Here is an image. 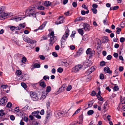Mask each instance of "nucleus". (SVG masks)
<instances>
[{"label":"nucleus","mask_w":125,"mask_h":125,"mask_svg":"<svg viewBox=\"0 0 125 125\" xmlns=\"http://www.w3.org/2000/svg\"><path fill=\"white\" fill-rule=\"evenodd\" d=\"M39 3L37 4H35L31 8L27 9L25 12V15L26 16H32L33 17H35L37 19V16L38 17V12L35 13V9H39Z\"/></svg>","instance_id":"nucleus-1"},{"label":"nucleus","mask_w":125,"mask_h":125,"mask_svg":"<svg viewBox=\"0 0 125 125\" xmlns=\"http://www.w3.org/2000/svg\"><path fill=\"white\" fill-rule=\"evenodd\" d=\"M54 32L52 31L50 33L48 34V36L50 38L49 39L50 43L49 45L51 46L57 40V37L54 36Z\"/></svg>","instance_id":"nucleus-2"},{"label":"nucleus","mask_w":125,"mask_h":125,"mask_svg":"<svg viewBox=\"0 0 125 125\" xmlns=\"http://www.w3.org/2000/svg\"><path fill=\"white\" fill-rule=\"evenodd\" d=\"M82 67L83 66L81 64L77 65L73 68L72 71L73 72L77 73L82 69Z\"/></svg>","instance_id":"nucleus-3"},{"label":"nucleus","mask_w":125,"mask_h":125,"mask_svg":"<svg viewBox=\"0 0 125 125\" xmlns=\"http://www.w3.org/2000/svg\"><path fill=\"white\" fill-rule=\"evenodd\" d=\"M23 40L25 42L31 44H34L36 43V41H35L32 40L30 39L28 37L26 36H24L23 38Z\"/></svg>","instance_id":"nucleus-4"},{"label":"nucleus","mask_w":125,"mask_h":125,"mask_svg":"<svg viewBox=\"0 0 125 125\" xmlns=\"http://www.w3.org/2000/svg\"><path fill=\"white\" fill-rule=\"evenodd\" d=\"M69 34V30L67 29L66 30L65 34L63 35L61 40V42H64L66 40Z\"/></svg>","instance_id":"nucleus-5"},{"label":"nucleus","mask_w":125,"mask_h":125,"mask_svg":"<svg viewBox=\"0 0 125 125\" xmlns=\"http://www.w3.org/2000/svg\"><path fill=\"white\" fill-rule=\"evenodd\" d=\"M118 107L121 108L124 111H125V98H124L120 103Z\"/></svg>","instance_id":"nucleus-6"},{"label":"nucleus","mask_w":125,"mask_h":125,"mask_svg":"<svg viewBox=\"0 0 125 125\" xmlns=\"http://www.w3.org/2000/svg\"><path fill=\"white\" fill-rule=\"evenodd\" d=\"M7 99L6 97H4L0 99V104L2 105H5L7 102Z\"/></svg>","instance_id":"nucleus-7"},{"label":"nucleus","mask_w":125,"mask_h":125,"mask_svg":"<svg viewBox=\"0 0 125 125\" xmlns=\"http://www.w3.org/2000/svg\"><path fill=\"white\" fill-rule=\"evenodd\" d=\"M66 113L63 112L55 113V115L57 118L65 116L66 115Z\"/></svg>","instance_id":"nucleus-8"},{"label":"nucleus","mask_w":125,"mask_h":125,"mask_svg":"<svg viewBox=\"0 0 125 125\" xmlns=\"http://www.w3.org/2000/svg\"><path fill=\"white\" fill-rule=\"evenodd\" d=\"M30 96L33 101H37L38 99L36 93L35 92L32 93L31 94Z\"/></svg>","instance_id":"nucleus-9"},{"label":"nucleus","mask_w":125,"mask_h":125,"mask_svg":"<svg viewBox=\"0 0 125 125\" xmlns=\"http://www.w3.org/2000/svg\"><path fill=\"white\" fill-rule=\"evenodd\" d=\"M25 17V15H22L21 16H16L15 17L13 18V19H12L13 20L16 21H18L23 19Z\"/></svg>","instance_id":"nucleus-10"},{"label":"nucleus","mask_w":125,"mask_h":125,"mask_svg":"<svg viewBox=\"0 0 125 125\" xmlns=\"http://www.w3.org/2000/svg\"><path fill=\"white\" fill-rule=\"evenodd\" d=\"M83 29L86 31H88L90 30V27L89 24H84L83 25Z\"/></svg>","instance_id":"nucleus-11"},{"label":"nucleus","mask_w":125,"mask_h":125,"mask_svg":"<svg viewBox=\"0 0 125 125\" xmlns=\"http://www.w3.org/2000/svg\"><path fill=\"white\" fill-rule=\"evenodd\" d=\"M83 49L82 48H81L78 50L76 54L74 56L75 57L78 56L82 54L83 53Z\"/></svg>","instance_id":"nucleus-12"},{"label":"nucleus","mask_w":125,"mask_h":125,"mask_svg":"<svg viewBox=\"0 0 125 125\" xmlns=\"http://www.w3.org/2000/svg\"><path fill=\"white\" fill-rule=\"evenodd\" d=\"M63 16H60L58 19V21L56 22V24H58L62 23L64 21V19L63 18Z\"/></svg>","instance_id":"nucleus-13"},{"label":"nucleus","mask_w":125,"mask_h":125,"mask_svg":"<svg viewBox=\"0 0 125 125\" xmlns=\"http://www.w3.org/2000/svg\"><path fill=\"white\" fill-rule=\"evenodd\" d=\"M40 85L43 88H45L46 86V83L42 81V80H41L40 82Z\"/></svg>","instance_id":"nucleus-14"},{"label":"nucleus","mask_w":125,"mask_h":125,"mask_svg":"<svg viewBox=\"0 0 125 125\" xmlns=\"http://www.w3.org/2000/svg\"><path fill=\"white\" fill-rule=\"evenodd\" d=\"M39 111H37L34 112L32 113V115L33 116H35V117L37 118H39Z\"/></svg>","instance_id":"nucleus-15"},{"label":"nucleus","mask_w":125,"mask_h":125,"mask_svg":"<svg viewBox=\"0 0 125 125\" xmlns=\"http://www.w3.org/2000/svg\"><path fill=\"white\" fill-rule=\"evenodd\" d=\"M47 116H46V118L47 120L50 119L51 116L52 115V113L51 112L47 111L46 113Z\"/></svg>","instance_id":"nucleus-16"},{"label":"nucleus","mask_w":125,"mask_h":125,"mask_svg":"<svg viewBox=\"0 0 125 125\" xmlns=\"http://www.w3.org/2000/svg\"><path fill=\"white\" fill-rule=\"evenodd\" d=\"M104 71L106 72L109 73H112V71L110 70V68L108 67H106L104 68Z\"/></svg>","instance_id":"nucleus-17"},{"label":"nucleus","mask_w":125,"mask_h":125,"mask_svg":"<svg viewBox=\"0 0 125 125\" xmlns=\"http://www.w3.org/2000/svg\"><path fill=\"white\" fill-rule=\"evenodd\" d=\"M51 4V2L49 1H45L44 2V4L45 6L48 7L50 6Z\"/></svg>","instance_id":"nucleus-18"},{"label":"nucleus","mask_w":125,"mask_h":125,"mask_svg":"<svg viewBox=\"0 0 125 125\" xmlns=\"http://www.w3.org/2000/svg\"><path fill=\"white\" fill-rule=\"evenodd\" d=\"M85 18L80 17L76 18L74 21L75 22L78 21H81L84 20L85 19Z\"/></svg>","instance_id":"nucleus-19"},{"label":"nucleus","mask_w":125,"mask_h":125,"mask_svg":"<svg viewBox=\"0 0 125 125\" xmlns=\"http://www.w3.org/2000/svg\"><path fill=\"white\" fill-rule=\"evenodd\" d=\"M108 41V38L107 37H104L103 38L102 42L105 43L107 42Z\"/></svg>","instance_id":"nucleus-20"},{"label":"nucleus","mask_w":125,"mask_h":125,"mask_svg":"<svg viewBox=\"0 0 125 125\" xmlns=\"http://www.w3.org/2000/svg\"><path fill=\"white\" fill-rule=\"evenodd\" d=\"M108 107L109 105L108 103L107 102H106L104 104L103 109L104 110H107L108 109Z\"/></svg>","instance_id":"nucleus-21"},{"label":"nucleus","mask_w":125,"mask_h":125,"mask_svg":"<svg viewBox=\"0 0 125 125\" xmlns=\"http://www.w3.org/2000/svg\"><path fill=\"white\" fill-rule=\"evenodd\" d=\"M64 87H62L60 88L58 91L56 92V94H58L59 93H61L63 91H64Z\"/></svg>","instance_id":"nucleus-22"},{"label":"nucleus","mask_w":125,"mask_h":125,"mask_svg":"<svg viewBox=\"0 0 125 125\" xmlns=\"http://www.w3.org/2000/svg\"><path fill=\"white\" fill-rule=\"evenodd\" d=\"M78 33L82 35L83 34V31L82 29H77Z\"/></svg>","instance_id":"nucleus-23"},{"label":"nucleus","mask_w":125,"mask_h":125,"mask_svg":"<svg viewBox=\"0 0 125 125\" xmlns=\"http://www.w3.org/2000/svg\"><path fill=\"white\" fill-rule=\"evenodd\" d=\"M21 55H22V60H21V62H22L23 63H25V62H26L27 60V59L23 55L21 54Z\"/></svg>","instance_id":"nucleus-24"},{"label":"nucleus","mask_w":125,"mask_h":125,"mask_svg":"<svg viewBox=\"0 0 125 125\" xmlns=\"http://www.w3.org/2000/svg\"><path fill=\"white\" fill-rule=\"evenodd\" d=\"M22 73V72L21 70H17L16 73V74L17 75L19 76L21 75Z\"/></svg>","instance_id":"nucleus-25"},{"label":"nucleus","mask_w":125,"mask_h":125,"mask_svg":"<svg viewBox=\"0 0 125 125\" xmlns=\"http://www.w3.org/2000/svg\"><path fill=\"white\" fill-rule=\"evenodd\" d=\"M46 23L45 22H44L42 25L40 27V30H42L45 26Z\"/></svg>","instance_id":"nucleus-26"},{"label":"nucleus","mask_w":125,"mask_h":125,"mask_svg":"<svg viewBox=\"0 0 125 125\" xmlns=\"http://www.w3.org/2000/svg\"><path fill=\"white\" fill-rule=\"evenodd\" d=\"M47 94H42L41 97L40 99L43 100L44 99L46 96Z\"/></svg>","instance_id":"nucleus-27"},{"label":"nucleus","mask_w":125,"mask_h":125,"mask_svg":"<svg viewBox=\"0 0 125 125\" xmlns=\"http://www.w3.org/2000/svg\"><path fill=\"white\" fill-rule=\"evenodd\" d=\"M94 113V111L93 110H90L88 111L87 114L88 115H91Z\"/></svg>","instance_id":"nucleus-28"},{"label":"nucleus","mask_w":125,"mask_h":125,"mask_svg":"<svg viewBox=\"0 0 125 125\" xmlns=\"http://www.w3.org/2000/svg\"><path fill=\"white\" fill-rule=\"evenodd\" d=\"M81 109V107H80L78 109L76 110L75 113L73 114V116L75 114H77L80 112V110Z\"/></svg>","instance_id":"nucleus-29"},{"label":"nucleus","mask_w":125,"mask_h":125,"mask_svg":"<svg viewBox=\"0 0 125 125\" xmlns=\"http://www.w3.org/2000/svg\"><path fill=\"white\" fill-rule=\"evenodd\" d=\"M51 90V87L50 86H47L46 88V92L48 93L50 92Z\"/></svg>","instance_id":"nucleus-30"},{"label":"nucleus","mask_w":125,"mask_h":125,"mask_svg":"<svg viewBox=\"0 0 125 125\" xmlns=\"http://www.w3.org/2000/svg\"><path fill=\"white\" fill-rule=\"evenodd\" d=\"M13 40L17 45H20L19 41L18 39H13Z\"/></svg>","instance_id":"nucleus-31"},{"label":"nucleus","mask_w":125,"mask_h":125,"mask_svg":"<svg viewBox=\"0 0 125 125\" xmlns=\"http://www.w3.org/2000/svg\"><path fill=\"white\" fill-rule=\"evenodd\" d=\"M103 22L104 24H106L108 22L107 17H106L105 19L103 21Z\"/></svg>","instance_id":"nucleus-32"},{"label":"nucleus","mask_w":125,"mask_h":125,"mask_svg":"<svg viewBox=\"0 0 125 125\" xmlns=\"http://www.w3.org/2000/svg\"><path fill=\"white\" fill-rule=\"evenodd\" d=\"M21 86L25 89L27 87V86L26 84L24 83H21Z\"/></svg>","instance_id":"nucleus-33"},{"label":"nucleus","mask_w":125,"mask_h":125,"mask_svg":"<svg viewBox=\"0 0 125 125\" xmlns=\"http://www.w3.org/2000/svg\"><path fill=\"white\" fill-rule=\"evenodd\" d=\"M96 96L99 100L100 101H102L103 100V98L100 95H96Z\"/></svg>","instance_id":"nucleus-34"},{"label":"nucleus","mask_w":125,"mask_h":125,"mask_svg":"<svg viewBox=\"0 0 125 125\" xmlns=\"http://www.w3.org/2000/svg\"><path fill=\"white\" fill-rule=\"evenodd\" d=\"M72 88V86L71 85H69L66 88V90L67 91H70Z\"/></svg>","instance_id":"nucleus-35"},{"label":"nucleus","mask_w":125,"mask_h":125,"mask_svg":"<svg viewBox=\"0 0 125 125\" xmlns=\"http://www.w3.org/2000/svg\"><path fill=\"white\" fill-rule=\"evenodd\" d=\"M29 107L27 106H26L25 107L23 108L22 109V111H26V110H27L28 108Z\"/></svg>","instance_id":"nucleus-36"},{"label":"nucleus","mask_w":125,"mask_h":125,"mask_svg":"<svg viewBox=\"0 0 125 125\" xmlns=\"http://www.w3.org/2000/svg\"><path fill=\"white\" fill-rule=\"evenodd\" d=\"M43 79L47 81V80H49V77L47 75L44 76L43 77Z\"/></svg>","instance_id":"nucleus-37"},{"label":"nucleus","mask_w":125,"mask_h":125,"mask_svg":"<svg viewBox=\"0 0 125 125\" xmlns=\"http://www.w3.org/2000/svg\"><path fill=\"white\" fill-rule=\"evenodd\" d=\"M76 32L75 31H73L72 32V34L71 35V37H73L74 38V35L76 34Z\"/></svg>","instance_id":"nucleus-38"},{"label":"nucleus","mask_w":125,"mask_h":125,"mask_svg":"<svg viewBox=\"0 0 125 125\" xmlns=\"http://www.w3.org/2000/svg\"><path fill=\"white\" fill-rule=\"evenodd\" d=\"M117 31L116 32L118 34H119L120 32L121 31V29L118 27L116 28Z\"/></svg>","instance_id":"nucleus-39"},{"label":"nucleus","mask_w":125,"mask_h":125,"mask_svg":"<svg viewBox=\"0 0 125 125\" xmlns=\"http://www.w3.org/2000/svg\"><path fill=\"white\" fill-rule=\"evenodd\" d=\"M93 103L92 101H90L88 103V107H91L93 104Z\"/></svg>","instance_id":"nucleus-40"},{"label":"nucleus","mask_w":125,"mask_h":125,"mask_svg":"<svg viewBox=\"0 0 125 125\" xmlns=\"http://www.w3.org/2000/svg\"><path fill=\"white\" fill-rule=\"evenodd\" d=\"M79 121L83 122V116L82 115H81L79 117Z\"/></svg>","instance_id":"nucleus-41"},{"label":"nucleus","mask_w":125,"mask_h":125,"mask_svg":"<svg viewBox=\"0 0 125 125\" xmlns=\"http://www.w3.org/2000/svg\"><path fill=\"white\" fill-rule=\"evenodd\" d=\"M63 69L62 68L59 67L57 69V71L60 73H61L63 71Z\"/></svg>","instance_id":"nucleus-42"},{"label":"nucleus","mask_w":125,"mask_h":125,"mask_svg":"<svg viewBox=\"0 0 125 125\" xmlns=\"http://www.w3.org/2000/svg\"><path fill=\"white\" fill-rule=\"evenodd\" d=\"M5 115V113L3 112V110H1L0 111V116H3Z\"/></svg>","instance_id":"nucleus-43"},{"label":"nucleus","mask_w":125,"mask_h":125,"mask_svg":"<svg viewBox=\"0 0 125 125\" xmlns=\"http://www.w3.org/2000/svg\"><path fill=\"white\" fill-rule=\"evenodd\" d=\"M12 105V104L10 102H9L6 105L7 107L10 108Z\"/></svg>","instance_id":"nucleus-44"},{"label":"nucleus","mask_w":125,"mask_h":125,"mask_svg":"<svg viewBox=\"0 0 125 125\" xmlns=\"http://www.w3.org/2000/svg\"><path fill=\"white\" fill-rule=\"evenodd\" d=\"M124 41H125V38L121 37L120 39V41L121 42H123Z\"/></svg>","instance_id":"nucleus-45"},{"label":"nucleus","mask_w":125,"mask_h":125,"mask_svg":"<svg viewBox=\"0 0 125 125\" xmlns=\"http://www.w3.org/2000/svg\"><path fill=\"white\" fill-rule=\"evenodd\" d=\"M91 10L93 11L94 13L96 14L97 12V10L95 9H92Z\"/></svg>","instance_id":"nucleus-46"},{"label":"nucleus","mask_w":125,"mask_h":125,"mask_svg":"<svg viewBox=\"0 0 125 125\" xmlns=\"http://www.w3.org/2000/svg\"><path fill=\"white\" fill-rule=\"evenodd\" d=\"M113 89L114 91H116L117 90H118L119 89V88L118 86H115L114 87Z\"/></svg>","instance_id":"nucleus-47"},{"label":"nucleus","mask_w":125,"mask_h":125,"mask_svg":"<svg viewBox=\"0 0 125 125\" xmlns=\"http://www.w3.org/2000/svg\"><path fill=\"white\" fill-rule=\"evenodd\" d=\"M105 64V62L104 61H102L100 62V65L101 66H104Z\"/></svg>","instance_id":"nucleus-48"},{"label":"nucleus","mask_w":125,"mask_h":125,"mask_svg":"<svg viewBox=\"0 0 125 125\" xmlns=\"http://www.w3.org/2000/svg\"><path fill=\"white\" fill-rule=\"evenodd\" d=\"M40 58L42 60H44L45 59V58L44 56L42 55H40Z\"/></svg>","instance_id":"nucleus-49"},{"label":"nucleus","mask_w":125,"mask_h":125,"mask_svg":"<svg viewBox=\"0 0 125 125\" xmlns=\"http://www.w3.org/2000/svg\"><path fill=\"white\" fill-rule=\"evenodd\" d=\"M104 75L102 73H101L100 75V79H104Z\"/></svg>","instance_id":"nucleus-50"},{"label":"nucleus","mask_w":125,"mask_h":125,"mask_svg":"<svg viewBox=\"0 0 125 125\" xmlns=\"http://www.w3.org/2000/svg\"><path fill=\"white\" fill-rule=\"evenodd\" d=\"M119 8V7L118 6H116L112 7V9L114 10H117Z\"/></svg>","instance_id":"nucleus-51"},{"label":"nucleus","mask_w":125,"mask_h":125,"mask_svg":"<svg viewBox=\"0 0 125 125\" xmlns=\"http://www.w3.org/2000/svg\"><path fill=\"white\" fill-rule=\"evenodd\" d=\"M32 85L34 87H36L37 88H38L39 85L38 84V83L33 84Z\"/></svg>","instance_id":"nucleus-52"},{"label":"nucleus","mask_w":125,"mask_h":125,"mask_svg":"<svg viewBox=\"0 0 125 125\" xmlns=\"http://www.w3.org/2000/svg\"><path fill=\"white\" fill-rule=\"evenodd\" d=\"M70 48L71 50H74L75 49V47L74 46L72 45L70 46Z\"/></svg>","instance_id":"nucleus-53"},{"label":"nucleus","mask_w":125,"mask_h":125,"mask_svg":"<svg viewBox=\"0 0 125 125\" xmlns=\"http://www.w3.org/2000/svg\"><path fill=\"white\" fill-rule=\"evenodd\" d=\"M93 71H92V70L90 69L88 70L86 72V73H88L89 74H91V73Z\"/></svg>","instance_id":"nucleus-54"},{"label":"nucleus","mask_w":125,"mask_h":125,"mask_svg":"<svg viewBox=\"0 0 125 125\" xmlns=\"http://www.w3.org/2000/svg\"><path fill=\"white\" fill-rule=\"evenodd\" d=\"M91 50L90 48H88L86 51V53L87 54H89L91 51Z\"/></svg>","instance_id":"nucleus-55"},{"label":"nucleus","mask_w":125,"mask_h":125,"mask_svg":"<svg viewBox=\"0 0 125 125\" xmlns=\"http://www.w3.org/2000/svg\"><path fill=\"white\" fill-rule=\"evenodd\" d=\"M35 68H38L39 67V64L35 63L33 65Z\"/></svg>","instance_id":"nucleus-56"},{"label":"nucleus","mask_w":125,"mask_h":125,"mask_svg":"<svg viewBox=\"0 0 125 125\" xmlns=\"http://www.w3.org/2000/svg\"><path fill=\"white\" fill-rule=\"evenodd\" d=\"M40 114L41 115H43L44 114V111L43 109L40 112Z\"/></svg>","instance_id":"nucleus-57"},{"label":"nucleus","mask_w":125,"mask_h":125,"mask_svg":"<svg viewBox=\"0 0 125 125\" xmlns=\"http://www.w3.org/2000/svg\"><path fill=\"white\" fill-rule=\"evenodd\" d=\"M23 119L24 120L25 122H27L28 121V118L27 117L24 116V118H23Z\"/></svg>","instance_id":"nucleus-58"},{"label":"nucleus","mask_w":125,"mask_h":125,"mask_svg":"<svg viewBox=\"0 0 125 125\" xmlns=\"http://www.w3.org/2000/svg\"><path fill=\"white\" fill-rule=\"evenodd\" d=\"M19 26L21 29L22 28H24L25 27V25L24 24H20L19 25Z\"/></svg>","instance_id":"nucleus-59"},{"label":"nucleus","mask_w":125,"mask_h":125,"mask_svg":"<svg viewBox=\"0 0 125 125\" xmlns=\"http://www.w3.org/2000/svg\"><path fill=\"white\" fill-rule=\"evenodd\" d=\"M4 10V8L3 7H0V13H2Z\"/></svg>","instance_id":"nucleus-60"},{"label":"nucleus","mask_w":125,"mask_h":125,"mask_svg":"<svg viewBox=\"0 0 125 125\" xmlns=\"http://www.w3.org/2000/svg\"><path fill=\"white\" fill-rule=\"evenodd\" d=\"M77 5V3L75 2H73L72 4L74 8H75L76 7Z\"/></svg>","instance_id":"nucleus-61"},{"label":"nucleus","mask_w":125,"mask_h":125,"mask_svg":"<svg viewBox=\"0 0 125 125\" xmlns=\"http://www.w3.org/2000/svg\"><path fill=\"white\" fill-rule=\"evenodd\" d=\"M5 19V17L1 15H0V19L1 20H3Z\"/></svg>","instance_id":"nucleus-62"},{"label":"nucleus","mask_w":125,"mask_h":125,"mask_svg":"<svg viewBox=\"0 0 125 125\" xmlns=\"http://www.w3.org/2000/svg\"><path fill=\"white\" fill-rule=\"evenodd\" d=\"M112 56L110 55H108L107 57V59L108 60H111L112 58Z\"/></svg>","instance_id":"nucleus-63"},{"label":"nucleus","mask_w":125,"mask_h":125,"mask_svg":"<svg viewBox=\"0 0 125 125\" xmlns=\"http://www.w3.org/2000/svg\"><path fill=\"white\" fill-rule=\"evenodd\" d=\"M78 122V121L76 122H74L72 123H71L70 125H75Z\"/></svg>","instance_id":"nucleus-64"}]
</instances>
